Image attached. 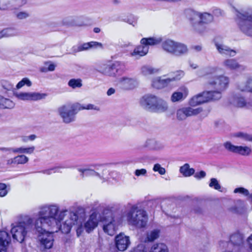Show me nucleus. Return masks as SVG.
<instances>
[{
  "instance_id": "1",
  "label": "nucleus",
  "mask_w": 252,
  "mask_h": 252,
  "mask_svg": "<svg viewBox=\"0 0 252 252\" xmlns=\"http://www.w3.org/2000/svg\"><path fill=\"white\" fill-rule=\"evenodd\" d=\"M66 209L60 210L59 205L56 203L46 204L40 206L38 208V218L34 222V228L37 232H42L44 229H51L55 226L63 233L70 231L73 225H76V233L79 236L82 231V217H79L76 213L71 212L69 214V219L62 224L61 222L66 216Z\"/></svg>"
},
{
  "instance_id": "2",
  "label": "nucleus",
  "mask_w": 252,
  "mask_h": 252,
  "mask_svg": "<svg viewBox=\"0 0 252 252\" xmlns=\"http://www.w3.org/2000/svg\"><path fill=\"white\" fill-rule=\"evenodd\" d=\"M186 14L191 30L199 33L205 32L207 30L206 25L214 20L213 15L208 12L188 10L186 11Z\"/></svg>"
},
{
  "instance_id": "3",
  "label": "nucleus",
  "mask_w": 252,
  "mask_h": 252,
  "mask_svg": "<svg viewBox=\"0 0 252 252\" xmlns=\"http://www.w3.org/2000/svg\"><path fill=\"white\" fill-rule=\"evenodd\" d=\"M125 210L123 215L126 217L127 221L130 224L137 227H144L148 221L146 212L139 208L136 204H127L125 206Z\"/></svg>"
},
{
  "instance_id": "4",
  "label": "nucleus",
  "mask_w": 252,
  "mask_h": 252,
  "mask_svg": "<svg viewBox=\"0 0 252 252\" xmlns=\"http://www.w3.org/2000/svg\"><path fill=\"white\" fill-rule=\"evenodd\" d=\"M235 21L238 30L247 36L252 37V7L238 9L234 8Z\"/></svg>"
},
{
  "instance_id": "5",
  "label": "nucleus",
  "mask_w": 252,
  "mask_h": 252,
  "mask_svg": "<svg viewBox=\"0 0 252 252\" xmlns=\"http://www.w3.org/2000/svg\"><path fill=\"white\" fill-rule=\"evenodd\" d=\"M218 69L217 67L210 66L207 67L205 71L206 75H209L208 78V84L216 90L210 92H219L221 97L222 92L224 91L228 86L229 79L228 77L222 75H214V74L217 71Z\"/></svg>"
},
{
  "instance_id": "6",
  "label": "nucleus",
  "mask_w": 252,
  "mask_h": 252,
  "mask_svg": "<svg viewBox=\"0 0 252 252\" xmlns=\"http://www.w3.org/2000/svg\"><path fill=\"white\" fill-rule=\"evenodd\" d=\"M140 103L143 108L152 112H164L168 108L165 101L152 94L144 95L141 98Z\"/></svg>"
},
{
  "instance_id": "7",
  "label": "nucleus",
  "mask_w": 252,
  "mask_h": 252,
  "mask_svg": "<svg viewBox=\"0 0 252 252\" xmlns=\"http://www.w3.org/2000/svg\"><path fill=\"white\" fill-rule=\"evenodd\" d=\"M33 220L29 216H26L22 221L19 222L11 229L13 239L22 243L25 239L27 232L33 226Z\"/></svg>"
},
{
  "instance_id": "8",
  "label": "nucleus",
  "mask_w": 252,
  "mask_h": 252,
  "mask_svg": "<svg viewBox=\"0 0 252 252\" xmlns=\"http://www.w3.org/2000/svg\"><path fill=\"white\" fill-rule=\"evenodd\" d=\"M113 206H107L104 207L100 214V221L103 222V229L108 235L113 236L117 230V226L114 219L113 211Z\"/></svg>"
},
{
  "instance_id": "9",
  "label": "nucleus",
  "mask_w": 252,
  "mask_h": 252,
  "mask_svg": "<svg viewBox=\"0 0 252 252\" xmlns=\"http://www.w3.org/2000/svg\"><path fill=\"white\" fill-rule=\"evenodd\" d=\"M80 104L67 103L58 108V112L63 121L69 124L75 121L76 115L80 111Z\"/></svg>"
},
{
  "instance_id": "10",
  "label": "nucleus",
  "mask_w": 252,
  "mask_h": 252,
  "mask_svg": "<svg viewBox=\"0 0 252 252\" xmlns=\"http://www.w3.org/2000/svg\"><path fill=\"white\" fill-rule=\"evenodd\" d=\"M220 98L219 92L206 91L191 97L189 101V104L192 107L210 101L218 100Z\"/></svg>"
},
{
  "instance_id": "11",
  "label": "nucleus",
  "mask_w": 252,
  "mask_h": 252,
  "mask_svg": "<svg viewBox=\"0 0 252 252\" xmlns=\"http://www.w3.org/2000/svg\"><path fill=\"white\" fill-rule=\"evenodd\" d=\"M75 213L77 214L79 217H82L83 218V220L81 222L82 230H83V229L84 228L86 232L88 233H90V232L92 231L97 226L98 221H100V215L99 216H98L97 214L94 212L92 213L90 216L88 220L84 223V226H83L82 222L84 220L85 214H79V213L77 212ZM82 232L83 231H82L81 232ZM81 234H80L79 236L77 235V236L79 237Z\"/></svg>"
},
{
  "instance_id": "12",
  "label": "nucleus",
  "mask_w": 252,
  "mask_h": 252,
  "mask_svg": "<svg viewBox=\"0 0 252 252\" xmlns=\"http://www.w3.org/2000/svg\"><path fill=\"white\" fill-rule=\"evenodd\" d=\"M46 229H44L42 232H37L39 233L38 239L40 242V247L43 250L52 248L54 242L53 233L49 232Z\"/></svg>"
},
{
  "instance_id": "13",
  "label": "nucleus",
  "mask_w": 252,
  "mask_h": 252,
  "mask_svg": "<svg viewBox=\"0 0 252 252\" xmlns=\"http://www.w3.org/2000/svg\"><path fill=\"white\" fill-rule=\"evenodd\" d=\"M223 147L229 152L243 156H249L252 152L251 148L248 146H236L229 141L224 143Z\"/></svg>"
},
{
  "instance_id": "14",
  "label": "nucleus",
  "mask_w": 252,
  "mask_h": 252,
  "mask_svg": "<svg viewBox=\"0 0 252 252\" xmlns=\"http://www.w3.org/2000/svg\"><path fill=\"white\" fill-rule=\"evenodd\" d=\"M203 111L201 107L193 108L191 107H186L178 109L176 112V117L179 120H184L187 117L197 115Z\"/></svg>"
},
{
  "instance_id": "15",
  "label": "nucleus",
  "mask_w": 252,
  "mask_h": 252,
  "mask_svg": "<svg viewBox=\"0 0 252 252\" xmlns=\"http://www.w3.org/2000/svg\"><path fill=\"white\" fill-rule=\"evenodd\" d=\"M118 85L123 90H129L137 87L138 85V82L134 78L125 76L119 79Z\"/></svg>"
},
{
  "instance_id": "16",
  "label": "nucleus",
  "mask_w": 252,
  "mask_h": 252,
  "mask_svg": "<svg viewBox=\"0 0 252 252\" xmlns=\"http://www.w3.org/2000/svg\"><path fill=\"white\" fill-rule=\"evenodd\" d=\"M91 167H94V169L89 168H87L85 177L88 176H96L101 179H104V175L106 169L104 165L102 164H93L91 165Z\"/></svg>"
},
{
  "instance_id": "17",
  "label": "nucleus",
  "mask_w": 252,
  "mask_h": 252,
  "mask_svg": "<svg viewBox=\"0 0 252 252\" xmlns=\"http://www.w3.org/2000/svg\"><path fill=\"white\" fill-rule=\"evenodd\" d=\"M45 94L39 93H20L15 94L18 99L22 100H38L43 99L46 96Z\"/></svg>"
},
{
  "instance_id": "18",
  "label": "nucleus",
  "mask_w": 252,
  "mask_h": 252,
  "mask_svg": "<svg viewBox=\"0 0 252 252\" xmlns=\"http://www.w3.org/2000/svg\"><path fill=\"white\" fill-rule=\"evenodd\" d=\"M124 65V63H123L116 62L111 64H109L107 67L102 71V74L108 76L115 77L121 67Z\"/></svg>"
},
{
  "instance_id": "19",
  "label": "nucleus",
  "mask_w": 252,
  "mask_h": 252,
  "mask_svg": "<svg viewBox=\"0 0 252 252\" xmlns=\"http://www.w3.org/2000/svg\"><path fill=\"white\" fill-rule=\"evenodd\" d=\"M115 244L117 248L120 251H125L130 244L129 237L120 233L115 238Z\"/></svg>"
},
{
  "instance_id": "20",
  "label": "nucleus",
  "mask_w": 252,
  "mask_h": 252,
  "mask_svg": "<svg viewBox=\"0 0 252 252\" xmlns=\"http://www.w3.org/2000/svg\"><path fill=\"white\" fill-rule=\"evenodd\" d=\"M222 65L226 69L230 70H244L245 67L239 64L234 59H227L222 62Z\"/></svg>"
},
{
  "instance_id": "21",
  "label": "nucleus",
  "mask_w": 252,
  "mask_h": 252,
  "mask_svg": "<svg viewBox=\"0 0 252 252\" xmlns=\"http://www.w3.org/2000/svg\"><path fill=\"white\" fill-rule=\"evenodd\" d=\"M230 103L238 108L247 107L249 104L246 98L240 94H234L230 99Z\"/></svg>"
},
{
  "instance_id": "22",
  "label": "nucleus",
  "mask_w": 252,
  "mask_h": 252,
  "mask_svg": "<svg viewBox=\"0 0 252 252\" xmlns=\"http://www.w3.org/2000/svg\"><path fill=\"white\" fill-rule=\"evenodd\" d=\"M188 94L189 91L186 87H181L178 91L173 93L171 96V100L173 102L182 101L187 96Z\"/></svg>"
},
{
  "instance_id": "23",
  "label": "nucleus",
  "mask_w": 252,
  "mask_h": 252,
  "mask_svg": "<svg viewBox=\"0 0 252 252\" xmlns=\"http://www.w3.org/2000/svg\"><path fill=\"white\" fill-rule=\"evenodd\" d=\"M149 47L143 44L137 46L132 52L129 53L130 56L138 59L140 57L145 56L149 51Z\"/></svg>"
},
{
  "instance_id": "24",
  "label": "nucleus",
  "mask_w": 252,
  "mask_h": 252,
  "mask_svg": "<svg viewBox=\"0 0 252 252\" xmlns=\"http://www.w3.org/2000/svg\"><path fill=\"white\" fill-rule=\"evenodd\" d=\"M215 46L218 52L221 55L234 57L236 54L235 50L231 49L228 46L219 43H216Z\"/></svg>"
},
{
  "instance_id": "25",
  "label": "nucleus",
  "mask_w": 252,
  "mask_h": 252,
  "mask_svg": "<svg viewBox=\"0 0 252 252\" xmlns=\"http://www.w3.org/2000/svg\"><path fill=\"white\" fill-rule=\"evenodd\" d=\"M10 242L8 234L4 231H0V252H6L7 247Z\"/></svg>"
},
{
  "instance_id": "26",
  "label": "nucleus",
  "mask_w": 252,
  "mask_h": 252,
  "mask_svg": "<svg viewBox=\"0 0 252 252\" xmlns=\"http://www.w3.org/2000/svg\"><path fill=\"white\" fill-rule=\"evenodd\" d=\"M171 82L169 78L163 79L161 77L155 78L152 82V86L157 89H161L166 87Z\"/></svg>"
},
{
  "instance_id": "27",
  "label": "nucleus",
  "mask_w": 252,
  "mask_h": 252,
  "mask_svg": "<svg viewBox=\"0 0 252 252\" xmlns=\"http://www.w3.org/2000/svg\"><path fill=\"white\" fill-rule=\"evenodd\" d=\"M237 88L241 92H246L252 94V77L248 78L245 82L238 83Z\"/></svg>"
},
{
  "instance_id": "28",
  "label": "nucleus",
  "mask_w": 252,
  "mask_h": 252,
  "mask_svg": "<svg viewBox=\"0 0 252 252\" xmlns=\"http://www.w3.org/2000/svg\"><path fill=\"white\" fill-rule=\"evenodd\" d=\"M188 49L185 44L177 42L172 55L177 57H180L187 54Z\"/></svg>"
},
{
  "instance_id": "29",
  "label": "nucleus",
  "mask_w": 252,
  "mask_h": 252,
  "mask_svg": "<svg viewBox=\"0 0 252 252\" xmlns=\"http://www.w3.org/2000/svg\"><path fill=\"white\" fill-rule=\"evenodd\" d=\"M164 144L154 139H149L145 143V147L151 150H160L164 148Z\"/></svg>"
},
{
  "instance_id": "30",
  "label": "nucleus",
  "mask_w": 252,
  "mask_h": 252,
  "mask_svg": "<svg viewBox=\"0 0 252 252\" xmlns=\"http://www.w3.org/2000/svg\"><path fill=\"white\" fill-rule=\"evenodd\" d=\"M162 41L161 37H150L148 38H143L140 40V43L145 46H154L160 43Z\"/></svg>"
},
{
  "instance_id": "31",
  "label": "nucleus",
  "mask_w": 252,
  "mask_h": 252,
  "mask_svg": "<svg viewBox=\"0 0 252 252\" xmlns=\"http://www.w3.org/2000/svg\"><path fill=\"white\" fill-rule=\"evenodd\" d=\"M177 42L171 39H166L163 41L161 44L163 50L170 54L172 55Z\"/></svg>"
},
{
  "instance_id": "32",
  "label": "nucleus",
  "mask_w": 252,
  "mask_h": 252,
  "mask_svg": "<svg viewBox=\"0 0 252 252\" xmlns=\"http://www.w3.org/2000/svg\"><path fill=\"white\" fill-rule=\"evenodd\" d=\"M230 241L234 246L240 247L243 244L244 235L239 232L234 233L230 236Z\"/></svg>"
},
{
  "instance_id": "33",
  "label": "nucleus",
  "mask_w": 252,
  "mask_h": 252,
  "mask_svg": "<svg viewBox=\"0 0 252 252\" xmlns=\"http://www.w3.org/2000/svg\"><path fill=\"white\" fill-rule=\"evenodd\" d=\"M22 0H0V11H6L8 9L10 4L20 5Z\"/></svg>"
},
{
  "instance_id": "34",
  "label": "nucleus",
  "mask_w": 252,
  "mask_h": 252,
  "mask_svg": "<svg viewBox=\"0 0 252 252\" xmlns=\"http://www.w3.org/2000/svg\"><path fill=\"white\" fill-rule=\"evenodd\" d=\"M159 69L149 65H145L141 68V74L145 76H147L152 75L158 72Z\"/></svg>"
},
{
  "instance_id": "35",
  "label": "nucleus",
  "mask_w": 252,
  "mask_h": 252,
  "mask_svg": "<svg viewBox=\"0 0 252 252\" xmlns=\"http://www.w3.org/2000/svg\"><path fill=\"white\" fill-rule=\"evenodd\" d=\"M18 34V31L14 28H7L0 32V39L3 37H9Z\"/></svg>"
},
{
  "instance_id": "36",
  "label": "nucleus",
  "mask_w": 252,
  "mask_h": 252,
  "mask_svg": "<svg viewBox=\"0 0 252 252\" xmlns=\"http://www.w3.org/2000/svg\"><path fill=\"white\" fill-rule=\"evenodd\" d=\"M180 172L185 177H189L194 174L195 170L190 168L188 163H186L180 168Z\"/></svg>"
},
{
  "instance_id": "37",
  "label": "nucleus",
  "mask_w": 252,
  "mask_h": 252,
  "mask_svg": "<svg viewBox=\"0 0 252 252\" xmlns=\"http://www.w3.org/2000/svg\"><path fill=\"white\" fill-rule=\"evenodd\" d=\"M14 106V103L10 99L0 95V108L3 109H11Z\"/></svg>"
},
{
  "instance_id": "38",
  "label": "nucleus",
  "mask_w": 252,
  "mask_h": 252,
  "mask_svg": "<svg viewBox=\"0 0 252 252\" xmlns=\"http://www.w3.org/2000/svg\"><path fill=\"white\" fill-rule=\"evenodd\" d=\"M150 252H168V249L165 244L158 243L153 245Z\"/></svg>"
},
{
  "instance_id": "39",
  "label": "nucleus",
  "mask_w": 252,
  "mask_h": 252,
  "mask_svg": "<svg viewBox=\"0 0 252 252\" xmlns=\"http://www.w3.org/2000/svg\"><path fill=\"white\" fill-rule=\"evenodd\" d=\"M102 47V44L98 42L91 41L90 42L83 44L81 46L79 47V51L88 50L91 48Z\"/></svg>"
},
{
  "instance_id": "40",
  "label": "nucleus",
  "mask_w": 252,
  "mask_h": 252,
  "mask_svg": "<svg viewBox=\"0 0 252 252\" xmlns=\"http://www.w3.org/2000/svg\"><path fill=\"white\" fill-rule=\"evenodd\" d=\"M68 85L70 88L75 89L80 88L82 86V81L81 79H71L68 82Z\"/></svg>"
},
{
  "instance_id": "41",
  "label": "nucleus",
  "mask_w": 252,
  "mask_h": 252,
  "mask_svg": "<svg viewBox=\"0 0 252 252\" xmlns=\"http://www.w3.org/2000/svg\"><path fill=\"white\" fill-rule=\"evenodd\" d=\"M159 235V230L158 229H154L147 233V239L149 242H153L158 238Z\"/></svg>"
},
{
  "instance_id": "42",
  "label": "nucleus",
  "mask_w": 252,
  "mask_h": 252,
  "mask_svg": "<svg viewBox=\"0 0 252 252\" xmlns=\"http://www.w3.org/2000/svg\"><path fill=\"white\" fill-rule=\"evenodd\" d=\"M34 146H32L28 148H17L15 151V153L31 154L34 152Z\"/></svg>"
},
{
  "instance_id": "43",
  "label": "nucleus",
  "mask_w": 252,
  "mask_h": 252,
  "mask_svg": "<svg viewBox=\"0 0 252 252\" xmlns=\"http://www.w3.org/2000/svg\"><path fill=\"white\" fill-rule=\"evenodd\" d=\"M67 168H71V167L70 166H63V165L58 166L55 167L51 169L43 170L42 171V173L45 174L50 175L52 173V171L54 173L61 172V171H60V170L61 169Z\"/></svg>"
},
{
  "instance_id": "44",
  "label": "nucleus",
  "mask_w": 252,
  "mask_h": 252,
  "mask_svg": "<svg viewBox=\"0 0 252 252\" xmlns=\"http://www.w3.org/2000/svg\"><path fill=\"white\" fill-rule=\"evenodd\" d=\"M14 158L15 164H24L29 160V158L24 155L17 156Z\"/></svg>"
},
{
  "instance_id": "45",
  "label": "nucleus",
  "mask_w": 252,
  "mask_h": 252,
  "mask_svg": "<svg viewBox=\"0 0 252 252\" xmlns=\"http://www.w3.org/2000/svg\"><path fill=\"white\" fill-rule=\"evenodd\" d=\"M14 13L16 18L19 20L25 19L30 16L29 12L26 11H20L17 10L14 11Z\"/></svg>"
},
{
  "instance_id": "46",
  "label": "nucleus",
  "mask_w": 252,
  "mask_h": 252,
  "mask_svg": "<svg viewBox=\"0 0 252 252\" xmlns=\"http://www.w3.org/2000/svg\"><path fill=\"white\" fill-rule=\"evenodd\" d=\"M26 85L28 87L32 86L31 81L28 78H24L16 85V88L19 89L24 85Z\"/></svg>"
},
{
  "instance_id": "47",
  "label": "nucleus",
  "mask_w": 252,
  "mask_h": 252,
  "mask_svg": "<svg viewBox=\"0 0 252 252\" xmlns=\"http://www.w3.org/2000/svg\"><path fill=\"white\" fill-rule=\"evenodd\" d=\"M26 85L28 87L32 86L31 81L28 78H24L16 85V88L19 89L24 85Z\"/></svg>"
},
{
  "instance_id": "48",
  "label": "nucleus",
  "mask_w": 252,
  "mask_h": 252,
  "mask_svg": "<svg viewBox=\"0 0 252 252\" xmlns=\"http://www.w3.org/2000/svg\"><path fill=\"white\" fill-rule=\"evenodd\" d=\"M26 85L28 87L32 86L31 81L28 78H24L16 85V88L19 89L24 85Z\"/></svg>"
},
{
  "instance_id": "49",
  "label": "nucleus",
  "mask_w": 252,
  "mask_h": 252,
  "mask_svg": "<svg viewBox=\"0 0 252 252\" xmlns=\"http://www.w3.org/2000/svg\"><path fill=\"white\" fill-rule=\"evenodd\" d=\"M0 84L2 87L7 91H11L13 89V84L7 80H1L0 81Z\"/></svg>"
},
{
  "instance_id": "50",
  "label": "nucleus",
  "mask_w": 252,
  "mask_h": 252,
  "mask_svg": "<svg viewBox=\"0 0 252 252\" xmlns=\"http://www.w3.org/2000/svg\"><path fill=\"white\" fill-rule=\"evenodd\" d=\"M153 170L155 172H158L160 175H164L166 173L165 169L159 163H156L154 165Z\"/></svg>"
},
{
  "instance_id": "51",
  "label": "nucleus",
  "mask_w": 252,
  "mask_h": 252,
  "mask_svg": "<svg viewBox=\"0 0 252 252\" xmlns=\"http://www.w3.org/2000/svg\"><path fill=\"white\" fill-rule=\"evenodd\" d=\"M209 187L213 188L214 189L218 190H220L221 189L220 185L219 184L218 180L216 178L211 179Z\"/></svg>"
},
{
  "instance_id": "52",
  "label": "nucleus",
  "mask_w": 252,
  "mask_h": 252,
  "mask_svg": "<svg viewBox=\"0 0 252 252\" xmlns=\"http://www.w3.org/2000/svg\"><path fill=\"white\" fill-rule=\"evenodd\" d=\"M233 192L235 193H239L242 194L245 196H248L249 195H250V192L249 190L243 187H239L236 188L234 190Z\"/></svg>"
},
{
  "instance_id": "53",
  "label": "nucleus",
  "mask_w": 252,
  "mask_h": 252,
  "mask_svg": "<svg viewBox=\"0 0 252 252\" xmlns=\"http://www.w3.org/2000/svg\"><path fill=\"white\" fill-rule=\"evenodd\" d=\"M174 76L169 78L170 80H171V82L179 80L184 75V72L182 70L177 71L176 72L174 73Z\"/></svg>"
},
{
  "instance_id": "54",
  "label": "nucleus",
  "mask_w": 252,
  "mask_h": 252,
  "mask_svg": "<svg viewBox=\"0 0 252 252\" xmlns=\"http://www.w3.org/2000/svg\"><path fill=\"white\" fill-rule=\"evenodd\" d=\"M235 136L237 137L241 138L244 140L250 141L251 139V134H249L244 132H237L235 134Z\"/></svg>"
},
{
  "instance_id": "55",
  "label": "nucleus",
  "mask_w": 252,
  "mask_h": 252,
  "mask_svg": "<svg viewBox=\"0 0 252 252\" xmlns=\"http://www.w3.org/2000/svg\"><path fill=\"white\" fill-rule=\"evenodd\" d=\"M80 110H84V109H87V110H94L96 111L99 110V108L92 104H88L85 105H81L80 104Z\"/></svg>"
},
{
  "instance_id": "56",
  "label": "nucleus",
  "mask_w": 252,
  "mask_h": 252,
  "mask_svg": "<svg viewBox=\"0 0 252 252\" xmlns=\"http://www.w3.org/2000/svg\"><path fill=\"white\" fill-rule=\"evenodd\" d=\"M8 190L7 186L4 183H0V197H4L7 195Z\"/></svg>"
},
{
  "instance_id": "57",
  "label": "nucleus",
  "mask_w": 252,
  "mask_h": 252,
  "mask_svg": "<svg viewBox=\"0 0 252 252\" xmlns=\"http://www.w3.org/2000/svg\"><path fill=\"white\" fill-rule=\"evenodd\" d=\"M130 252H146L145 246L143 245H139L134 248Z\"/></svg>"
},
{
  "instance_id": "58",
  "label": "nucleus",
  "mask_w": 252,
  "mask_h": 252,
  "mask_svg": "<svg viewBox=\"0 0 252 252\" xmlns=\"http://www.w3.org/2000/svg\"><path fill=\"white\" fill-rule=\"evenodd\" d=\"M109 64L104 63H99L98 64V68L97 69V71L99 72V73L102 74V71L105 68H106Z\"/></svg>"
},
{
  "instance_id": "59",
  "label": "nucleus",
  "mask_w": 252,
  "mask_h": 252,
  "mask_svg": "<svg viewBox=\"0 0 252 252\" xmlns=\"http://www.w3.org/2000/svg\"><path fill=\"white\" fill-rule=\"evenodd\" d=\"M135 176L139 177L140 176H146L147 174V170L145 169H136L134 172Z\"/></svg>"
},
{
  "instance_id": "60",
  "label": "nucleus",
  "mask_w": 252,
  "mask_h": 252,
  "mask_svg": "<svg viewBox=\"0 0 252 252\" xmlns=\"http://www.w3.org/2000/svg\"><path fill=\"white\" fill-rule=\"evenodd\" d=\"M16 148L11 147H0V151L5 153H15Z\"/></svg>"
},
{
  "instance_id": "61",
  "label": "nucleus",
  "mask_w": 252,
  "mask_h": 252,
  "mask_svg": "<svg viewBox=\"0 0 252 252\" xmlns=\"http://www.w3.org/2000/svg\"><path fill=\"white\" fill-rule=\"evenodd\" d=\"M206 176V173L204 171H201L197 172L194 175V177L197 179H200Z\"/></svg>"
},
{
  "instance_id": "62",
  "label": "nucleus",
  "mask_w": 252,
  "mask_h": 252,
  "mask_svg": "<svg viewBox=\"0 0 252 252\" xmlns=\"http://www.w3.org/2000/svg\"><path fill=\"white\" fill-rule=\"evenodd\" d=\"M87 168H78V171L81 173L80 176L81 178L85 177V174Z\"/></svg>"
},
{
  "instance_id": "63",
  "label": "nucleus",
  "mask_w": 252,
  "mask_h": 252,
  "mask_svg": "<svg viewBox=\"0 0 252 252\" xmlns=\"http://www.w3.org/2000/svg\"><path fill=\"white\" fill-rule=\"evenodd\" d=\"M247 242L249 245V248L252 250V234L248 237Z\"/></svg>"
},
{
  "instance_id": "64",
  "label": "nucleus",
  "mask_w": 252,
  "mask_h": 252,
  "mask_svg": "<svg viewBox=\"0 0 252 252\" xmlns=\"http://www.w3.org/2000/svg\"><path fill=\"white\" fill-rule=\"evenodd\" d=\"M213 13L214 15L218 16L221 15V11L220 9H219V8H215L213 10Z\"/></svg>"
}]
</instances>
